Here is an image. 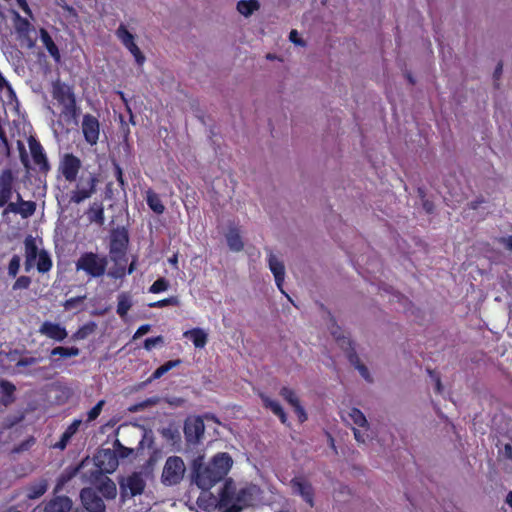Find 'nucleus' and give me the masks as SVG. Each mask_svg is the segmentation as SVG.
I'll return each mask as SVG.
<instances>
[{
    "label": "nucleus",
    "instance_id": "1",
    "mask_svg": "<svg viewBox=\"0 0 512 512\" xmlns=\"http://www.w3.org/2000/svg\"><path fill=\"white\" fill-rule=\"evenodd\" d=\"M260 493L258 486L246 483L235 482L227 479L221 490L218 502L213 499V504L218 506L220 512H240L244 507L253 505Z\"/></svg>",
    "mask_w": 512,
    "mask_h": 512
},
{
    "label": "nucleus",
    "instance_id": "2",
    "mask_svg": "<svg viewBox=\"0 0 512 512\" xmlns=\"http://www.w3.org/2000/svg\"><path fill=\"white\" fill-rule=\"evenodd\" d=\"M121 507L125 512H148L150 501L145 494L146 480L142 472H133L119 481Z\"/></svg>",
    "mask_w": 512,
    "mask_h": 512
},
{
    "label": "nucleus",
    "instance_id": "3",
    "mask_svg": "<svg viewBox=\"0 0 512 512\" xmlns=\"http://www.w3.org/2000/svg\"><path fill=\"white\" fill-rule=\"evenodd\" d=\"M194 462L193 483L203 491L210 490L222 480L230 471L233 460L228 453L216 454L209 463Z\"/></svg>",
    "mask_w": 512,
    "mask_h": 512
},
{
    "label": "nucleus",
    "instance_id": "4",
    "mask_svg": "<svg viewBox=\"0 0 512 512\" xmlns=\"http://www.w3.org/2000/svg\"><path fill=\"white\" fill-rule=\"evenodd\" d=\"M342 419L351 428L358 445L369 446L377 437L365 414L358 408L343 412Z\"/></svg>",
    "mask_w": 512,
    "mask_h": 512
},
{
    "label": "nucleus",
    "instance_id": "5",
    "mask_svg": "<svg viewBox=\"0 0 512 512\" xmlns=\"http://www.w3.org/2000/svg\"><path fill=\"white\" fill-rule=\"evenodd\" d=\"M108 260L105 256L97 253H83L76 261L77 271H84L88 276L93 278L101 277L105 274Z\"/></svg>",
    "mask_w": 512,
    "mask_h": 512
},
{
    "label": "nucleus",
    "instance_id": "6",
    "mask_svg": "<svg viewBox=\"0 0 512 512\" xmlns=\"http://www.w3.org/2000/svg\"><path fill=\"white\" fill-rule=\"evenodd\" d=\"M98 179L92 173H83L71 191L70 201L79 204L89 199L96 191Z\"/></svg>",
    "mask_w": 512,
    "mask_h": 512
},
{
    "label": "nucleus",
    "instance_id": "7",
    "mask_svg": "<svg viewBox=\"0 0 512 512\" xmlns=\"http://www.w3.org/2000/svg\"><path fill=\"white\" fill-rule=\"evenodd\" d=\"M185 472L186 466L183 459L179 456H170L162 470V482L168 486L176 485L183 479Z\"/></svg>",
    "mask_w": 512,
    "mask_h": 512
},
{
    "label": "nucleus",
    "instance_id": "8",
    "mask_svg": "<svg viewBox=\"0 0 512 512\" xmlns=\"http://www.w3.org/2000/svg\"><path fill=\"white\" fill-rule=\"evenodd\" d=\"M115 35L123 46L133 55L136 63L142 65L145 62V56L135 43V36L128 31L127 27L124 24H120Z\"/></svg>",
    "mask_w": 512,
    "mask_h": 512
},
{
    "label": "nucleus",
    "instance_id": "9",
    "mask_svg": "<svg viewBox=\"0 0 512 512\" xmlns=\"http://www.w3.org/2000/svg\"><path fill=\"white\" fill-rule=\"evenodd\" d=\"M54 98L62 105V113L72 116L75 112V98L70 87L56 84L53 88Z\"/></svg>",
    "mask_w": 512,
    "mask_h": 512
},
{
    "label": "nucleus",
    "instance_id": "10",
    "mask_svg": "<svg viewBox=\"0 0 512 512\" xmlns=\"http://www.w3.org/2000/svg\"><path fill=\"white\" fill-rule=\"evenodd\" d=\"M291 489L295 495L300 496L310 507H314L315 491L309 480L304 477H295L291 480Z\"/></svg>",
    "mask_w": 512,
    "mask_h": 512
},
{
    "label": "nucleus",
    "instance_id": "11",
    "mask_svg": "<svg viewBox=\"0 0 512 512\" xmlns=\"http://www.w3.org/2000/svg\"><path fill=\"white\" fill-rule=\"evenodd\" d=\"M128 244V235L124 229H115L111 233L110 254L114 260L124 255Z\"/></svg>",
    "mask_w": 512,
    "mask_h": 512
},
{
    "label": "nucleus",
    "instance_id": "12",
    "mask_svg": "<svg viewBox=\"0 0 512 512\" xmlns=\"http://www.w3.org/2000/svg\"><path fill=\"white\" fill-rule=\"evenodd\" d=\"M81 168V161L79 158L72 154H66L61 162L59 169L64 176V178L69 181H75L77 178V174Z\"/></svg>",
    "mask_w": 512,
    "mask_h": 512
},
{
    "label": "nucleus",
    "instance_id": "13",
    "mask_svg": "<svg viewBox=\"0 0 512 512\" xmlns=\"http://www.w3.org/2000/svg\"><path fill=\"white\" fill-rule=\"evenodd\" d=\"M205 430L204 422L199 417L188 418L184 426L186 440L190 443L199 442Z\"/></svg>",
    "mask_w": 512,
    "mask_h": 512
},
{
    "label": "nucleus",
    "instance_id": "14",
    "mask_svg": "<svg viewBox=\"0 0 512 512\" xmlns=\"http://www.w3.org/2000/svg\"><path fill=\"white\" fill-rule=\"evenodd\" d=\"M82 132L85 140L90 145L96 144L100 133V126L97 118L90 114L84 115L82 120Z\"/></svg>",
    "mask_w": 512,
    "mask_h": 512
},
{
    "label": "nucleus",
    "instance_id": "15",
    "mask_svg": "<svg viewBox=\"0 0 512 512\" xmlns=\"http://www.w3.org/2000/svg\"><path fill=\"white\" fill-rule=\"evenodd\" d=\"M267 262L268 267L274 276L278 289L284 293L282 288L285 279V267L283 261L280 260L271 250H269Z\"/></svg>",
    "mask_w": 512,
    "mask_h": 512
},
{
    "label": "nucleus",
    "instance_id": "16",
    "mask_svg": "<svg viewBox=\"0 0 512 512\" xmlns=\"http://www.w3.org/2000/svg\"><path fill=\"white\" fill-rule=\"evenodd\" d=\"M84 507L90 512H104L105 505L103 500L91 488H85L80 494Z\"/></svg>",
    "mask_w": 512,
    "mask_h": 512
},
{
    "label": "nucleus",
    "instance_id": "17",
    "mask_svg": "<svg viewBox=\"0 0 512 512\" xmlns=\"http://www.w3.org/2000/svg\"><path fill=\"white\" fill-rule=\"evenodd\" d=\"M96 460L98 467L105 473H113L119 465L117 456L109 449L101 451Z\"/></svg>",
    "mask_w": 512,
    "mask_h": 512
},
{
    "label": "nucleus",
    "instance_id": "18",
    "mask_svg": "<svg viewBox=\"0 0 512 512\" xmlns=\"http://www.w3.org/2000/svg\"><path fill=\"white\" fill-rule=\"evenodd\" d=\"M39 332L42 335L59 342L63 341L68 335L66 329L63 326L50 321L43 322L39 328Z\"/></svg>",
    "mask_w": 512,
    "mask_h": 512
},
{
    "label": "nucleus",
    "instance_id": "19",
    "mask_svg": "<svg viewBox=\"0 0 512 512\" xmlns=\"http://www.w3.org/2000/svg\"><path fill=\"white\" fill-rule=\"evenodd\" d=\"M279 394L294 408L299 421L304 422L307 419V415L303 407L300 405L299 399L294 390L289 387H282Z\"/></svg>",
    "mask_w": 512,
    "mask_h": 512
},
{
    "label": "nucleus",
    "instance_id": "20",
    "mask_svg": "<svg viewBox=\"0 0 512 512\" xmlns=\"http://www.w3.org/2000/svg\"><path fill=\"white\" fill-rule=\"evenodd\" d=\"M25 270L29 271L31 268L35 266V261L39 252L41 250L38 249L36 240L29 236L25 239Z\"/></svg>",
    "mask_w": 512,
    "mask_h": 512
},
{
    "label": "nucleus",
    "instance_id": "21",
    "mask_svg": "<svg viewBox=\"0 0 512 512\" xmlns=\"http://www.w3.org/2000/svg\"><path fill=\"white\" fill-rule=\"evenodd\" d=\"M29 149L33 158V161L36 165H38L41 169H48V162L46 155L43 151L42 146L35 139H29Z\"/></svg>",
    "mask_w": 512,
    "mask_h": 512
},
{
    "label": "nucleus",
    "instance_id": "22",
    "mask_svg": "<svg viewBox=\"0 0 512 512\" xmlns=\"http://www.w3.org/2000/svg\"><path fill=\"white\" fill-rule=\"evenodd\" d=\"M259 397L261 398L265 408L270 409L276 416H278L282 423L285 424L287 422V416L281 404L277 400L272 399L264 393H259Z\"/></svg>",
    "mask_w": 512,
    "mask_h": 512
},
{
    "label": "nucleus",
    "instance_id": "23",
    "mask_svg": "<svg viewBox=\"0 0 512 512\" xmlns=\"http://www.w3.org/2000/svg\"><path fill=\"white\" fill-rule=\"evenodd\" d=\"M72 502L68 497H55L44 509V512H69Z\"/></svg>",
    "mask_w": 512,
    "mask_h": 512
},
{
    "label": "nucleus",
    "instance_id": "24",
    "mask_svg": "<svg viewBox=\"0 0 512 512\" xmlns=\"http://www.w3.org/2000/svg\"><path fill=\"white\" fill-rule=\"evenodd\" d=\"M183 336L189 338L196 348H203L208 340V334L201 328L185 331Z\"/></svg>",
    "mask_w": 512,
    "mask_h": 512
},
{
    "label": "nucleus",
    "instance_id": "25",
    "mask_svg": "<svg viewBox=\"0 0 512 512\" xmlns=\"http://www.w3.org/2000/svg\"><path fill=\"white\" fill-rule=\"evenodd\" d=\"M87 217L90 222L102 226L105 221L103 204L101 202H93L87 211Z\"/></svg>",
    "mask_w": 512,
    "mask_h": 512
},
{
    "label": "nucleus",
    "instance_id": "26",
    "mask_svg": "<svg viewBox=\"0 0 512 512\" xmlns=\"http://www.w3.org/2000/svg\"><path fill=\"white\" fill-rule=\"evenodd\" d=\"M236 8L242 16L247 18L259 10L260 3L258 0H240Z\"/></svg>",
    "mask_w": 512,
    "mask_h": 512
},
{
    "label": "nucleus",
    "instance_id": "27",
    "mask_svg": "<svg viewBox=\"0 0 512 512\" xmlns=\"http://www.w3.org/2000/svg\"><path fill=\"white\" fill-rule=\"evenodd\" d=\"M226 240L230 250L240 252L244 248V243L237 229H230L226 234Z\"/></svg>",
    "mask_w": 512,
    "mask_h": 512
},
{
    "label": "nucleus",
    "instance_id": "28",
    "mask_svg": "<svg viewBox=\"0 0 512 512\" xmlns=\"http://www.w3.org/2000/svg\"><path fill=\"white\" fill-rule=\"evenodd\" d=\"M40 38H41V41H42L43 45L45 46V48L49 52V54L55 60L58 61L60 59V54H59L58 47L56 46V44L52 40L51 36L49 35V33L45 29H41L40 30Z\"/></svg>",
    "mask_w": 512,
    "mask_h": 512
},
{
    "label": "nucleus",
    "instance_id": "29",
    "mask_svg": "<svg viewBox=\"0 0 512 512\" xmlns=\"http://www.w3.org/2000/svg\"><path fill=\"white\" fill-rule=\"evenodd\" d=\"M47 488L48 484L45 479L38 480L27 487V497L29 499H37L47 491Z\"/></svg>",
    "mask_w": 512,
    "mask_h": 512
},
{
    "label": "nucleus",
    "instance_id": "30",
    "mask_svg": "<svg viewBox=\"0 0 512 512\" xmlns=\"http://www.w3.org/2000/svg\"><path fill=\"white\" fill-rule=\"evenodd\" d=\"M146 201L149 208L156 214H162L165 211V206L163 205L159 195L152 190H148L146 192Z\"/></svg>",
    "mask_w": 512,
    "mask_h": 512
},
{
    "label": "nucleus",
    "instance_id": "31",
    "mask_svg": "<svg viewBox=\"0 0 512 512\" xmlns=\"http://www.w3.org/2000/svg\"><path fill=\"white\" fill-rule=\"evenodd\" d=\"M99 491L107 499H113L117 495L116 484L109 478H105L100 482Z\"/></svg>",
    "mask_w": 512,
    "mask_h": 512
},
{
    "label": "nucleus",
    "instance_id": "32",
    "mask_svg": "<svg viewBox=\"0 0 512 512\" xmlns=\"http://www.w3.org/2000/svg\"><path fill=\"white\" fill-rule=\"evenodd\" d=\"M117 299V313L121 318H124L132 306V298L128 293H120Z\"/></svg>",
    "mask_w": 512,
    "mask_h": 512
},
{
    "label": "nucleus",
    "instance_id": "33",
    "mask_svg": "<svg viewBox=\"0 0 512 512\" xmlns=\"http://www.w3.org/2000/svg\"><path fill=\"white\" fill-rule=\"evenodd\" d=\"M35 266L37 267V270L41 273L48 272L51 269L52 260L46 251L41 250L39 252V255L37 256V259L35 261Z\"/></svg>",
    "mask_w": 512,
    "mask_h": 512
},
{
    "label": "nucleus",
    "instance_id": "34",
    "mask_svg": "<svg viewBox=\"0 0 512 512\" xmlns=\"http://www.w3.org/2000/svg\"><path fill=\"white\" fill-rule=\"evenodd\" d=\"M180 364V360H171L166 362L164 365L157 368L151 377L146 381V383H151L152 381L161 378L164 374L170 371L172 368L178 366Z\"/></svg>",
    "mask_w": 512,
    "mask_h": 512
},
{
    "label": "nucleus",
    "instance_id": "35",
    "mask_svg": "<svg viewBox=\"0 0 512 512\" xmlns=\"http://www.w3.org/2000/svg\"><path fill=\"white\" fill-rule=\"evenodd\" d=\"M15 29L16 31L23 36H26L31 30L30 22L21 17L18 12H15Z\"/></svg>",
    "mask_w": 512,
    "mask_h": 512
},
{
    "label": "nucleus",
    "instance_id": "36",
    "mask_svg": "<svg viewBox=\"0 0 512 512\" xmlns=\"http://www.w3.org/2000/svg\"><path fill=\"white\" fill-rule=\"evenodd\" d=\"M351 363L354 365V367L358 370L359 374L368 382L372 381L371 374L368 370V368L358 359L357 356H351L350 358Z\"/></svg>",
    "mask_w": 512,
    "mask_h": 512
},
{
    "label": "nucleus",
    "instance_id": "37",
    "mask_svg": "<svg viewBox=\"0 0 512 512\" xmlns=\"http://www.w3.org/2000/svg\"><path fill=\"white\" fill-rule=\"evenodd\" d=\"M79 349L76 347H56L51 351V355H59L62 357H73L79 355Z\"/></svg>",
    "mask_w": 512,
    "mask_h": 512
},
{
    "label": "nucleus",
    "instance_id": "38",
    "mask_svg": "<svg viewBox=\"0 0 512 512\" xmlns=\"http://www.w3.org/2000/svg\"><path fill=\"white\" fill-rule=\"evenodd\" d=\"M168 287H169L168 281L164 278H159L150 286L149 292L157 294V293L166 291L168 289Z\"/></svg>",
    "mask_w": 512,
    "mask_h": 512
},
{
    "label": "nucleus",
    "instance_id": "39",
    "mask_svg": "<svg viewBox=\"0 0 512 512\" xmlns=\"http://www.w3.org/2000/svg\"><path fill=\"white\" fill-rule=\"evenodd\" d=\"M35 211V203L26 201L22 202L20 208L17 210L23 217L31 216Z\"/></svg>",
    "mask_w": 512,
    "mask_h": 512
},
{
    "label": "nucleus",
    "instance_id": "40",
    "mask_svg": "<svg viewBox=\"0 0 512 512\" xmlns=\"http://www.w3.org/2000/svg\"><path fill=\"white\" fill-rule=\"evenodd\" d=\"M105 404L104 400H100L92 409H90L87 413V422L94 421L101 413L103 406Z\"/></svg>",
    "mask_w": 512,
    "mask_h": 512
},
{
    "label": "nucleus",
    "instance_id": "41",
    "mask_svg": "<svg viewBox=\"0 0 512 512\" xmlns=\"http://www.w3.org/2000/svg\"><path fill=\"white\" fill-rule=\"evenodd\" d=\"M82 423V420L80 419H75L68 427L67 429L65 430V432L63 433V436H64V440H70L71 437L77 432V430L79 429L80 425Z\"/></svg>",
    "mask_w": 512,
    "mask_h": 512
},
{
    "label": "nucleus",
    "instance_id": "42",
    "mask_svg": "<svg viewBox=\"0 0 512 512\" xmlns=\"http://www.w3.org/2000/svg\"><path fill=\"white\" fill-rule=\"evenodd\" d=\"M178 304H179V300L176 297H170V298H166L163 300L153 302V303L149 304V306L153 307V308H162V307L169 306V305L176 306Z\"/></svg>",
    "mask_w": 512,
    "mask_h": 512
},
{
    "label": "nucleus",
    "instance_id": "43",
    "mask_svg": "<svg viewBox=\"0 0 512 512\" xmlns=\"http://www.w3.org/2000/svg\"><path fill=\"white\" fill-rule=\"evenodd\" d=\"M76 471L77 470H75L74 472L63 473L58 479V482L55 487V492L61 491L63 486L73 477Z\"/></svg>",
    "mask_w": 512,
    "mask_h": 512
},
{
    "label": "nucleus",
    "instance_id": "44",
    "mask_svg": "<svg viewBox=\"0 0 512 512\" xmlns=\"http://www.w3.org/2000/svg\"><path fill=\"white\" fill-rule=\"evenodd\" d=\"M19 268H20V258L18 256H14L10 260V263H9V267H8L9 274L13 277L16 276V274L19 271Z\"/></svg>",
    "mask_w": 512,
    "mask_h": 512
},
{
    "label": "nucleus",
    "instance_id": "45",
    "mask_svg": "<svg viewBox=\"0 0 512 512\" xmlns=\"http://www.w3.org/2000/svg\"><path fill=\"white\" fill-rule=\"evenodd\" d=\"M163 343V337L162 336H157V337H153V338H147L144 342V347L146 350H151L153 349L155 346H157L158 344H161Z\"/></svg>",
    "mask_w": 512,
    "mask_h": 512
},
{
    "label": "nucleus",
    "instance_id": "46",
    "mask_svg": "<svg viewBox=\"0 0 512 512\" xmlns=\"http://www.w3.org/2000/svg\"><path fill=\"white\" fill-rule=\"evenodd\" d=\"M39 362V359L38 358H35V357H25V358H21L18 362H17V367H22V366H30V365H34L36 363Z\"/></svg>",
    "mask_w": 512,
    "mask_h": 512
},
{
    "label": "nucleus",
    "instance_id": "47",
    "mask_svg": "<svg viewBox=\"0 0 512 512\" xmlns=\"http://www.w3.org/2000/svg\"><path fill=\"white\" fill-rule=\"evenodd\" d=\"M30 279L28 277L22 276L18 278L14 284V289H25L29 286Z\"/></svg>",
    "mask_w": 512,
    "mask_h": 512
},
{
    "label": "nucleus",
    "instance_id": "48",
    "mask_svg": "<svg viewBox=\"0 0 512 512\" xmlns=\"http://www.w3.org/2000/svg\"><path fill=\"white\" fill-rule=\"evenodd\" d=\"M150 329H151V326L148 324L141 325L135 332L133 339H138V338L142 337L143 335L147 334L150 331Z\"/></svg>",
    "mask_w": 512,
    "mask_h": 512
},
{
    "label": "nucleus",
    "instance_id": "49",
    "mask_svg": "<svg viewBox=\"0 0 512 512\" xmlns=\"http://www.w3.org/2000/svg\"><path fill=\"white\" fill-rule=\"evenodd\" d=\"M289 39L291 42H293L296 45L303 46L304 43L301 41V39L298 36V32L296 30H292L289 34Z\"/></svg>",
    "mask_w": 512,
    "mask_h": 512
},
{
    "label": "nucleus",
    "instance_id": "50",
    "mask_svg": "<svg viewBox=\"0 0 512 512\" xmlns=\"http://www.w3.org/2000/svg\"><path fill=\"white\" fill-rule=\"evenodd\" d=\"M82 299H83V297L70 298V299L66 300V302L64 303V307L66 309H71L75 306V304L77 302H80Z\"/></svg>",
    "mask_w": 512,
    "mask_h": 512
},
{
    "label": "nucleus",
    "instance_id": "51",
    "mask_svg": "<svg viewBox=\"0 0 512 512\" xmlns=\"http://www.w3.org/2000/svg\"><path fill=\"white\" fill-rule=\"evenodd\" d=\"M117 445L119 446V456L120 457L125 458V457H128L132 453V449L123 447L119 442H117Z\"/></svg>",
    "mask_w": 512,
    "mask_h": 512
},
{
    "label": "nucleus",
    "instance_id": "52",
    "mask_svg": "<svg viewBox=\"0 0 512 512\" xmlns=\"http://www.w3.org/2000/svg\"><path fill=\"white\" fill-rule=\"evenodd\" d=\"M16 3L18 4V6H19L20 8H22V9H23V11H24L26 14H28L29 16H31V14H32V13H31V10H30V8H29V6H28V4H27L26 0H16Z\"/></svg>",
    "mask_w": 512,
    "mask_h": 512
},
{
    "label": "nucleus",
    "instance_id": "53",
    "mask_svg": "<svg viewBox=\"0 0 512 512\" xmlns=\"http://www.w3.org/2000/svg\"><path fill=\"white\" fill-rule=\"evenodd\" d=\"M157 403H158V398H149V399L139 403V406H141V408H146L148 406H152Z\"/></svg>",
    "mask_w": 512,
    "mask_h": 512
},
{
    "label": "nucleus",
    "instance_id": "54",
    "mask_svg": "<svg viewBox=\"0 0 512 512\" xmlns=\"http://www.w3.org/2000/svg\"><path fill=\"white\" fill-rule=\"evenodd\" d=\"M442 384H441V381L440 379L437 377L435 379V390L438 392V393H441L442 392Z\"/></svg>",
    "mask_w": 512,
    "mask_h": 512
},
{
    "label": "nucleus",
    "instance_id": "55",
    "mask_svg": "<svg viewBox=\"0 0 512 512\" xmlns=\"http://www.w3.org/2000/svg\"><path fill=\"white\" fill-rule=\"evenodd\" d=\"M168 262H169L171 265H173L174 267H176V266H177V263H178V256H177V254H175V255H173L172 257H170V258L168 259Z\"/></svg>",
    "mask_w": 512,
    "mask_h": 512
},
{
    "label": "nucleus",
    "instance_id": "56",
    "mask_svg": "<svg viewBox=\"0 0 512 512\" xmlns=\"http://www.w3.org/2000/svg\"><path fill=\"white\" fill-rule=\"evenodd\" d=\"M2 387L4 388L5 391H13L14 390V386L8 382H3Z\"/></svg>",
    "mask_w": 512,
    "mask_h": 512
},
{
    "label": "nucleus",
    "instance_id": "57",
    "mask_svg": "<svg viewBox=\"0 0 512 512\" xmlns=\"http://www.w3.org/2000/svg\"><path fill=\"white\" fill-rule=\"evenodd\" d=\"M69 440H64V436L62 435L60 442L57 444V447L60 449H64Z\"/></svg>",
    "mask_w": 512,
    "mask_h": 512
},
{
    "label": "nucleus",
    "instance_id": "58",
    "mask_svg": "<svg viewBox=\"0 0 512 512\" xmlns=\"http://www.w3.org/2000/svg\"><path fill=\"white\" fill-rule=\"evenodd\" d=\"M503 242L506 244V246L512 251V236L508 238H504Z\"/></svg>",
    "mask_w": 512,
    "mask_h": 512
},
{
    "label": "nucleus",
    "instance_id": "59",
    "mask_svg": "<svg viewBox=\"0 0 512 512\" xmlns=\"http://www.w3.org/2000/svg\"><path fill=\"white\" fill-rule=\"evenodd\" d=\"M135 269H136V261H135V260H133V261L131 262V264L129 265V267H128V271H127V273H128V274H132V273L135 271Z\"/></svg>",
    "mask_w": 512,
    "mask_h": 512
},
{
    "label": "nucleus",
    "instance_id": "60",
    "mask_svg": "<svg viewBox=\"0 0 512 512\" xmlns=\"http://www.w3.org/2000/svg\"><path fill=\"white\" fill-rule=\"evenodd\" d=\"M75 336H76L77 338H79V339L84 338V337L86 336L85 329H84V328L80 329V330L75 334Z\"/></svg>",
    "mask_w": 512,
    "mask_h": 512
},
{
    "label": "nucleus",
    "instance_id": "61",
    "mask_svg": "<svg viewBox=\"0 0 512 512\" xmlns=\"http://www.w3.org/2000/svg\"><path fill=\"white\" fill-rule=\"evenodd\" d=\"M506 503L512 508V491L507 494Z\"/></svg>",
    "mask_w": 512,
    "mask_h": 512
},
{
    "label": "nucleus",
    "instance_id": "62",
    "mask_svg": "<svg viewBox=\"0 0 512 512\" xmlns=\"http://www.w3.org/2000/svg\"><path fill=\"white\" fill-rule=\"evenodd\" d=\"M144 408H141V406H139V404H136L132 407L129 408V411L130 412H137V411H140V410H143Z\"/></svg>",
    "mask_w": 512,
    "mask_h": 512
},
{
    "label": "nucleus",
    "instance_id": "63",
    "mask_svg": "<svg viewBox=\"0 0 512 512\" xmlns=\"http://www.w3.org/2000/svg\"><path fill=\"white\" fill-rule=\"evenodd\" d=\"M505 453L508 457L512 458V448L510 445L505 446Z\"/></svg>",
    "mask_w": 512,
    "mask_h": 512
},
{
    "label": "nucleus",
    "instance_id": "64",
    "mask_svg": "<svg viewBox=\"0 0 512 512\" xmlns=\"http://www.w3.org/2000/svg\"><path fill=\"white\" fill-rule=\"evenodd\" d=\"M424 208L426 209L427 212H431L432 211V206L429 203H425L424 204Z\"/></svg>",
    "mask_w": 512,
    "mask_h": 512
}]
</instances>
